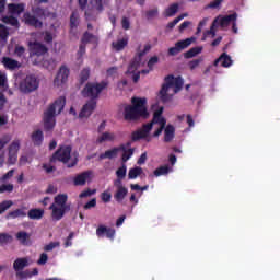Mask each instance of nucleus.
<instances>
[{
  "label": "nucleus",
  "mask_w": 280,
  "mask_h": 280,
  "mask_svg": "<svg viewBox=\"0 0 280 280\" xmlns=\"http://www.w3.org/2000/svg\"><path fill=\"white\" fill-rule=\"evenodd\" d=\"M163 114V107H160L156 112L153 114V119L151 122H148L147 125H151V129H153L154 125H160V128L156 129V131L153 132V138H159L163 130L166 128V119L162 117Z\"/></svg>",
  "instance_id": "9d476101"
},
{
  "label": "nucleus",
  "mask_w": 280,
  "mask_h": 280,
  "mask_svg": "<svg viewBox=\"0 0 280 280\" xmlns=\"http://www.w3.org/2000/svg\"><path fill=\"white\" fill-rule=\"evenodd\" d=\"M108 4L109 0H94V9L100 13H102L105 10L104 7Z\"/></svg>",
  "instance_id": "e433bc0d"
},
{
  "label": "nucleus",
  "mask_w": 280,
  "mask_h": 280,
  "mask_svg": "<svg viewBox=\"0 0 280 280\" xmlns=\"http://www.w3.org/2000/svg\"><path fill=\"white\" fill-rule=\"evenodd\" d=\"M40 81L33 74L26 75L25 79L20 82L19 90L23 94H30L38 90Z\"/></svg>",
  "instance_id": "6e6552de"
},
{
  "label": "nucleus",
  "mask_w": 280,
  "mask_h": 280,
  "mask_svg": "<svg viewBox=\"0 0 280 280\" xmlns=\"http://www.w3.org/2000/svg\"><path fill=\"white\" fill-rule=\"evenodd\" d=\"M128 196V188L127 187H119L116 189L115 195H113V198H115V201L117 203H122L124 199Z\"/></svg>",
  "instance_id": "393cba45"
},
{
  "label": "nucleus",
  "mask_w": 280,
  "mask_h": 280,
  "mask_svg": "<svg viewBox=\"0 0 280 280\" xmlns=\"http://www.w3.org/2000/svg\"><path fill=\"white\" fill-rule=\"evenodd\" d=\"M91 173L90 172H83L81 174H78L74 177L73 184L74 186H85L86 180H89Z\"/></svg>",
  "instance_id": "a878e982"
},
{
  "label": "nucleus",
  "mask_w": 280,
  "mask_h": 280,
  "mask_svg": "<svg viewBox=\"0 0 280 280\" xmlns=\"http://www.w3.org/2000/svg\"><path fill=\"white\" fill-rule=\"evenodd\" d=\"M127 176V166L122 164L118 170H116V177L124 179Z\"/></svg>",
  "instance_id": "a18cd8bd"
},
{
  "label": "nucleus",
  "mask_w": 280,
  "mask_h": 280,
  "mask_svg": "<svg viewBox=\"0 0 280 280\" xmlns=\"http://www.w3.org/2000/svg\"><path fill=\"white\" fill-rule=\"evenodd\" d=\"M170 172L168 165L160 166L156 170H154L153 175L156 177L165 176Z\"/></svg>",
  "instance_id": "58836bf2"
},
{
  "label": "nucleus",
  "mask_w": 280,
  "mask_h": 280,
  "mask_svg": "<svg viewBox=\"0 0 280 280\" xmlns=\"http://www.w3.org/2000/svg\"><path fill=\"white\" fill-rule=\"evenodd\" d=\"M164 131V143H171L173 139H175V127L173 125L167 124Z\"/></svg>",
  "instance_id": "4be33fe9"
},
{
  "label": "nucleus",
  "mask_w": 280,
  "mask_h": 280,
  "mask_svg": "<svg viewBox=\"0 0 280 280\" xmlns=\"http://www.w3.org/2000/svg\"><path fill=\"white\" fill-rule=\"evenodd\" d=\"M176 12H178V4L173 3L166 9L165 15L166 18L175 16Z\"/></svg>",
  "instance_id": "79ce46f5"
},
{
  "label": "nucleus",
  "mask_w": 280,
  "mask_h": 280,
  "mask_svg": "<svg viewBox=\"0 0 280 280\" xmlns=\"http://www.w3.org/2000/svg\"><path fill=\"white\" fill-rule=\"evenodd\" d=\"M120 151H125V144H121L119 147H115L113 149H109L108 151H105V153L100 154L98 159L102 160H113L118 156V153Z\"/></svg>",
  "instance_id": "f3484780"
},
{
  "label": "nucleus",
  "mask_w": 280,
  "mask_h": 280,
  "mask_svg": "<svg viewBox=\"0 0 280 280\" xmlns=\"http://www.w3.org/2000/svg\"><path fill=\"white\" fill-rule=\"evenodd\" d=\"M150 50H152L151 44L144 45L143 50H141V45L138 46V48L136 49V55L133 57V60L131 61V63H129V67H128L129 73H133L135 71H137L138 67H140L141 65V59L144 57V55L150 52Z\"/></svg>",
  "instance_id": "1a4fd4ad"
},
{
  "label": "nucleus",
  "mask_w": 280,
  "mask_h": 280,
  "mask_svg": "<svg viewBox=\"0 0 280 280\" xmlns=\"http://www.w3.org/2000/svg\"><path fill=\"white\" fill-rule=\"evenodd\" d=\"M143 173V168L136 166L135 168H129L128 179L133 180Z\"/></svg>",
  "instance_id": "c9c22d12"
},
{
  "label": "nucleus",
  "mask_w": 280,
  "mask_h": 280,
  "mask_svg": "<svg viewBox=\"0 0 280 280\" xmlns=\"http://www.w3.org/2000/svg\"><path fill=\"white\" fill-rule=\"evenodd\" d=\"M195 42H196V37H188L186 39L176 42L175 46L167 49V55H170L171 57H175L183 50L187 49Z\"/></svg>",
  "instance_id": "9b49d317"
},
{
  "label": "nucleus",
  "mask_w": 280,
  "mask_h": 280,
  "mask_svg": "<svg viewBox=\"0 0 280 280\" xmlns=\"http://www.w3.org/2000/svg\"><path fill=\"white\" fill-rule=\"evenodd\" d=\"M67 101L65 96H59L55 102L49 104L46 112L43 113V130L45 132H52L57 125V115H60L65 109Z\"/></svg>",
  "instance_id": "f03ea898"
},
{
  "label": "nucleus",
  "mask_w": 280,
  "mask_h": 280,
  "mask_svg": "<svg viewBox=\"0 0 280 280\" xmlns=\"http://www.w3.org/2000/svg\"><path fill=\"white\" fill-rule=\"evenodd\" d=\"M58 246H60V243H58V242H51V243L45 245V247H43V250H45V252H51V250H54V249H55L56 247H58Z\"/></svg>",
  "instance_id": "6e6d98bb"
},
{
  "label": "nucleus",
  "mask_w": 280,
  "mask_h": 280,
  "mask_svg": "<svg viewBox=\"0 0 280 280\" xmlns=\"http://www.w3.org/2000/svg\"><path fill=\"white\" fill-rule=\"evenodd\" d=\"M28 266H30V262L27 257L16 258V260L13 262V270H15V272H19Z\"/></svg>",
  "instance_id": "5701e85b"
},
{
  "label": "nucleus",
  "mask_w": 280,
  "mask_h": 280,
  "mask_svg": "<svg viewBox=\"0 0 280 280\" xmlns=\"http://www.w3.org/2000/svg\"><path fill=\"white\" fill-rule=\"evenodd\" d=\"M13 237L9 233H0V246L12 243Z\"/></svg>",
  "instance_id": "a19ab883"
},
{
  "label": "nucleus",
  "mask_w": 280,
  "mask_h": 280,
  "mask_svg": "<svg viewBox=\"0 0 280 280\" xmlns=\"http://www.w3.org/2000/svg\"><path fill=\"white\" fill-rule=\"evenodd\" d=\"M127 147H131V142H126L125 150L122 151L121 161L122 163H127L131 156H133L135 149H127Z\"/></svg>",
  "instance_id": "2f4dec72"
},
{
  "label": "nucleus",
  "mask_w": 280,
  "mask_h": 280,
  "mask_svg": "<svg viewBox=\"0 0 280 280\" xmlns=\"http://www.w3.org/2000/svg\"><path fill=\"white\" fill-rule=\"evenodd\" d=\"M45 211L44 209L33 208L28 210V218L30 220H42L44 218Z\"/></svg>",
  "instance_id": "c85d7f7f"
},
{
  "label": "nucleus",
  "mask_w": 280,
  "mask_h": 280,
  "mask_svg": "<svg viewBox=\"0 0 280 280\" xmlns=\"http://www.w3.org/2000/svg\"><path fill=\"white\" fill-rule=\"evenodd\" d=\"M200 62H201V59H195L192 61H189L188 67L189 69L195 70L196 67L200 65Z\"/></svg>",
  "instance_id": "338daca9"
},
{
  "label": "nucleus",
  "mask_w": 280,
  "mask_h": 280,
  "mask_svg": "<svg viewBox=\"0 0 280 280\" xmlns=\"http://www.w3.org/2000/svg\"><path fill=\"white\" fill-rule=\"evenodd\" d=\"M145 16L148 21L153 20L154 18L159 16V9L154 8L147 11Z\"/></svg>",
  "instance_id": "09e8293b"
},
{
  "label": "nucleus",
  "mask_w": 280,
  "mask_h": 280,
  "mask_svg": "<svg viewBox=\"0 0 280 280\" xmlns=\"http://www.w3.org/2000/svg\"><path fill=\"white\" fill-rule=\"evenodd\" d=\"M13 201L12 200H4L0 203V214H3L5 211H8L10 208H12Z\"/></svg>",
  "instance_id": "37998d69"
},
{
  "label": "nucleus",
  "mask_w": 280,
  "mask_h": 280,
  "mask_svg": "<svg viewBox=\"0 0 280 280\" xmlns=\"http://www.w3.org/2000/svg\"><path fill=\"white\" fill-rule=\"evenodd\" d=\"M95 194H96V189L88 188V189L81 191L79 197H80V199H83V198L92 197Z\"/></svg>",
  "instance_id": "de8ad7c7"
},
{
  "label": "nucleus",
  "mask_w": 280,
  "mask_h": 280,
  "mask_svg": "<svg viewBox=\"0 0 280 280\" xmlns=\"http://www.w3.org/2000/svg\"><path fill=\"white\" fill-rule=\"evenodd\" d=\"M203 50L201 46H196L190 48L188 51L185 52L184 57L185 59H192L197 55H200V52Z\"/></svg>",
  "instance_id": "f704fd0d"
},
{
  "label": "nucleus",
  "mask_w": 280,
  "mask_h": 280,
  "mask_svg": "<svg viewBox=\"0 0 280 280\" xmlns=\"http://www.w3.org/2000/svg\"><path fill=\"white\" fill-rule=\"evenodd\" d=\"M10 143V137L9 136H4L2 138H0V152L1 150L5 149V147Z\"/></svg>",
  "instance_id": "4d7b16f0"
},
{
  "label": "nucleus",
  "mask_w": 280,
  "mask_h": 280,
  "mask_svg": "<svg viewBox=\"0 0 280 280\" xmlns=\"http://www.w3.org/2000/svg\"><path fill=\"white\" fill-rule=\"evenodd\" d=\"M20 140H13L8 147V165H15L19 161Z\"/></svg>",
  "instance_id": "f8f14e48"
},
{
  "label": "nucleus",
  "mask_w": 280,
  "mask_h": 280,
  "mask_svg": "<svg viewBox=\"0 0 280 280\" xmlns=\"http://www.w3.org/2000/svg\"><path fill=\"white\" fill-rule=\"evenodd\" d=\"M43 170H45L46 174H51L54 173L57 168L55 166H51L49 164H43Z\"/></svg>",
  "instance_id": "69168bd1"
},
{
  "label": "nucleus",
  "mask_w": 280,
  "mask_h": 280,
  "mask_svg": "<svg viewBox=\"0 0 280 280\" xmlns=\"http://www.w3.org/2000/svg\"><path fill=\"white\" fill-rule=\"evenodd\" d=\"M156 63H159V57H156V56L151 57L150 60L147 63L148 69L153 70V67Z\"/></svg>",
  "instance_id": "13d9d810"
},
{
  "label": "nucleus",
  "mask_w": 280,
  "mask_h": 280,
  "mask_svg": "<svg viewBox=\"0 0 280 280\" xmlns=\"http://www.w3.org/2000/svg\"><path fill=\"white\" fill-rule=\"evenodd\" d=\"M23 54H25V48H24L23 46H16V47H15V55H16L18 57H22Z\"/></svg>",
  "instance_id": "774afa93"
},
{
  "label": "nucleus",
  "mask_w": 280,
  "mask_h": 280,
  "mask_svg": "<svg viewBox=\"0 0 280 280\" xmlns=\"http://www.w3.org/2000/svg\"><path fill=\"white\" fill-rule=\"evenodd\" d=\"M78 27V14L75 12L70 15V28L75 30Z\"/></svg>",
  "instance_id": "8fccbe9b"
},
{
  "label": "nucleus",
  "mask_w": 280,
  "mask_h": 280,
  "mask_svg": "<svg viewBox=\"0 0 280 280\" xmlns=\"http://www.w3.org/2000/svg\"><path fill=\"white\" fill-rule=\"evenodd\" d=\"M102 201L104 203H108L109 201H112V194L108 191H103L102 192Z\"/></svg>",
  "instance_id": "680f3d73"
},
{
  "label": "nucleus",
  "mask_w": 280,
  "mask_h": 280,
  "mask_svg": "<svg viewBox=\"0 0 280 280\" xmlns=\"http://www.w3.org/2000/svg\"><path fill=\"white\" fill-rule=\"evenodd\" d=\"M1 23H4V25H10L11 27H14L15 30L20 28L19 19L13 18V15H5L1 18Z\"/></svg>",
  "instance_id": "bb28decb"
},
{
  "label": "nucleus",
  "mask_w": 280,
  "mask_h": 280,
  "mask_svg": "<svg viewBox=\"0 0 280 280\" xmlns=\"http://www.w3.org/2000/svg\"><path fill=\"white\" fill-rule=\"evenodd\" d=\"M238 15L236 13L230 14V15H224V16H218L212 21L211 24V38H214L217 35V28L224 30L230 26L231 23H236V19Z\"/></svg>",
  "instance_id": "0eeeda50"
},
{
  "label": "nucleus",
  "mask_w": 280,
  "mask_h": 280,
  "mask_svg": "<svg viewBox=\"0 0 280 280\" xmlns=\"http://www.w3.org/2000/svg\"><path fill=\"white\" fill-rule=\"evenodd\" d=\"M16 277L20 280H25V279H31L32 277H35L34 275H32L30 272V270H25V271H16Z\"/></svg>",
  "instance_id": "c03bdc74"
},
{
  "label": "nucleus",
  "mask_w": 280,
  "mask_h": 280,
  "mask_svg": "<svg viewBox=\"0 0 280 280\" xmlns=\"http://www.w3.org/2000/svg\"><path fill=\"white\" fill-rule=\"evenodd\" d=\"M26 215V207H23L11 212H8L7 220H15L16 218H25Z\"/></svg>",
  "instance_id": "b1692460"
},
{
  "label": "nucleus",
  "mask_w": 280,
  "mask_h": 280,
  "mask_svg": "<svg viewBox=\"0 0 280 280\" xmlns=\"http://www.w3.org/2000/svg\"><path fill=\"white\" fill-rule=\"evenodd\" d=\"M13 191V185L12 184H8V185H1L0 186V194H11Z\"/></svg>",
  "instance_id": "603ef678"
},
{
  "label": "nucleus",
  "mask_w": 280,
  "mask_h": 280,
  "mask_svg": "<svg viewBox=\"0 0 280 280\" xmlns=\"http://www.w3.org/2000/svg\"><path fill=\"white\" fill-rule=\"evenodd\" d=\"M13 174H15V170L8 171L7 174L1 176V182H8L10 178L13 177Z\"/></svg>",
  "instance_id": "052dcab7"
},
{
  "label": "nucleus",
  "mask_w": 280,
  "mask_h": 280,
  "mask_svg": "<svg viewBox=\"0 0 280 280\" xmlns=\"http://www.w3.org/2000/svg\"><path fill=\"white\" fill-rule=\"evenodd\" d=\"M18 242H20V244H22V246H28V242H30V234L26 233L25 231H20L16 233L15 235Z\"/></svg>",
  "instance_id": "473e14b6"
},
{
  "label": "nucleus",
  "mask_w": 280,
  "mask_h": 280,
  "mask_svg": "<svg viewBox=\"0 0 280 280\" xmlns=\"http://www.w3.org/2000/svg\"><path fill=\"white\" fill-rule=\"evenodd\" d=\"M108 88V82L102 81L98 82H88L86 85H84L83 91H81V94L83 97L91 98L88 101L86 104L83 105L81 108L80 114L78 117L82 118H89L90 115L95 110L96 107V101L100 96V94L105 91V89Z\"/></svg>",
  "instance_id": "f257e3e1"
},
{
  "label": "nucleus",
  "mask_w": 280,
  "mask_h": 280,
  "mask_svg": "<svg viewBox=\"0 0 280 280\" xmlns=\"http://www.w3.org/2000/svg\"><path fill=\"white\" fill-rule=\"evenodd\" d=\"M98 37L96 35L91 34L90 32H84L83 36L81 37V45L86 44H97Z\"/></svg>",
  "instance_id": "cd10ccee"
},
{
  "label": "nucleus",
  "mask_w": 280,
  "mask_h": 280,
  "mask_svg": "<svg viewBox=\"0 0 280 280\" xmlns=\"http://www.w3.org/2000/svg\"><path fill=\"white\" fill-rule=\"evenodd\" d=\"M1 65H3L4 69H8L10 71L20 69V67H22V65L19 63V61L10 57H3V59H1Z\"/></svg>",
  "instance_id": "aec40b11"
},
{
  "label": "nucleus",
  "mask_w": 280,
  "mask_h": 280,
  "mask_svg": "<svg viewBox=\"0 0 280 280\" xmlns=\"http://www.w3.org/2000/svg\"><path fill=\"white\" fill-rule=\"evenodd\" d=\"M70 75V69L67 66H61L58 70L57 77L54 80V84L61 86V84L67 83L68 77Z\"/></svg>",
  "instance_id": "2eb2a0df"
},
{
  "label": "nucleus",
  "mask_w": 280,
  "mask_h": 280,
  "mask_svg": "<svg viewBox=\"0 0 280 280\" xmlns=\"http://www.w3.org/2000/svg\"><path fill=\"white\" fill-rule=\"evenodd\" d=\"M32 142L35 147H40L44 142V132L42 130H35L32 133Z\"/></svg>",
  "instance_id": "7c9ffc66"
},
{
  "label": "nucleus",
  "mask_w": 280,
  "mask_h": 280,
  "mask_svg": "<svg viewBox=\"0 0 280 280\" xmlns=\"http://www.w3.org/2000/svg\"><path fill=\"white\" fill-rule=\"evenodd\" d=\"M184 85L183 78L180 75L175 77L173 74L164 77V83L161 85L159 97L161 103L165 104L172 101V94H168V89H173V93L177 94L182 91Z\"/></svg>",
  "instance_id": "20e7f679"
},
{
  "label": "nucleus",
  "mask_w": 280,
  "mask_h": 280,
  "mask_svg": "<svg viewBox=\"0 0 280 280\" xmlns=\"http://www.w3.org/2000/svg\"><path fill=\"white\" fill-rule=\"evenodd\" d=\"M103 235H106V238L108 240H113L115 237V230L105 225H100L98 229H96V236L103 237Z\"/></svg>",
  "instance_id": "6ab92c4d"
},
{
  "label": "nucleus",
  "mask_w": 280,
  "mask_h": 280,
  "mask_svg": "<svg viewBox=\"0 0 280 280\" xmlns=\"http://www.w3.org/2000/svg\"><path fill=\"white\" fill-rule=\"evenodd\" d=\"M25 11V4L23 3H10L8 4V13L11 15H20Z\"/></svg>",
  "instance_id": "412c9836"
},
{
  "label": "nucleus",
  "mask_w": 280,
  "mask_h": 280,
  "mask_svg": "<svg viewBox=\"0 0 280 280\" xmlns=\"http://www.w3.org/2000/svg\"><path fill=\"white\" fill-rule=\"evenodd\" d=\"M0 38L1 40L9 38V28L3 24H0Z\"/></svg>",
  "instance_id": "49530a36"
},
{
  "label": "nucleus",
  "mask_w": 280,
  "mask_h": 280,
  "mask_svg": "<svg viewBox=\"0 0 280 280\" xmlns=\"http://www.w3.org/2000/svg\"><path fill=\"white\" fill-rule=\"evenodd\" d=\"M67 201H68V195L66 194H60V195H57V197H55V206L57 207H70L69 205H67Z\"/></svg>",
  "instance_id": "72a5a7b5"
},
{
  "label": "nucleus",
  "mask_w": 280,
  "mask_h": 280,
  "mask_svg": "<svg viewBox=\"0 0 280 280\" xmlns=\"http://www.w3.org/2000/svg\"><path fill=\"white\" fill-rule=\"evenodd\" d=\"M61 162L67 165L68 168H73L78 164V153L71 154V145H61L55 153H52L49 163Z\"/></svg>",
  "instance_id": "423d86ee"
},
{
  "label": "nucleus",
  "mask_w": 280,
  "mask_h": 280,
  "mask_svg": "<svg viewBox=\"0 0 280 280\" xmlns=\"http://www.w3.org/2000/svg\"><path fill=\"white\" fill-rule=\"evenodd\" d=\"M183 19H185V15H180L178 18H176L175 20L171 21L170 23H167V30H173L175 28V26L179 23V21H182Z\"/></svg>",
  "instance_id": "3c124183"
},
{
  "label": "nucleus",
  "mask_w": 280,
  "mask_h": 280,
  "mask_svg": "<svg viewBox=\"0 0 280 280\" xmlns=\"http://www.w3.org/2000/svg\"><path fill=\"white\" fill-rule=\"evenodd\" d=\"M49 210H51L52 221L58 222L63 219L67 212L70 211V207H59L55 206V203H51V206H49Z\"/></svg>",
  "instance_id": "4468645a"
},
{
  "label": "nucleus",
  "mask_w": 280,
  "mask_h": 280,
  "mask_svg": "<svg viewBox=\"0 0 280 280\" xmlns=\"http://www.w3.org/2000/svg\"><path fill=\"white\" fill-rule=\"evenodd\" d=\"M89 79H90V69L89 68H84L80 72V84L81 85L85 84V82H88Z\"/></svg>",
  "instance_id": "ea45409f"
},
{
  "label": "nucleus",
  "mask_w": 280,
  "mask_h": 280,
  "mask_svg": "<svg viewBox=\"0 0 280 280\" xmlns=\"http://www.w3.org/2000/svg\"><path fill=\"white\" fill-rule=\"evenodd\" d=\"M96 207V198H93L92 200L84 203L83 209L84 210H91L92 208Z\"/></svg>",
  "instance_id": "bf43d9fd"
},
{
  "label": "nucleus",
  "mask_w": 280,
  "mask_h": 280,
  "mask_svg": "<svg viewBox=\"0 0 280 280\" xmlns=\"http://www.w3.org/2000/svg\"><path fill=\"white\" fill-rule=\"evenodd\" d=\"M128 46V38L122 37L121 39H118L116 42L112 43L113 49H115L117 52H120Z\"/></svg>",
  "instance_id": "c756f323"
},
{
  "label": "nucleus",
  "mask_w": 280,
  "mask_h": 280,
  "mask_svg": "<svg viewBox=\"0 0 280 280\" xmlns=\"http://www.w3.org/2000/svg\"><path fill=\"white\" fill-rule=\"evenodd\" d=\"M43 40H45L46 44H51L54 43V35H51L50 32L46 31L43 33Z\"/></svg>",
  "instance_id": "864d4df0"
},
{
  "label": "nucleus",
  "mask_w": 280,
  "mask_h": 280,
  "mask_svg": "<svg viewBox=\"0 0 280 280\" xmlns=\"http://www.w3.org/2000/svg\"><path fill=\"white\" fill-rule=\"evenodd\" d=\"M47 51H48V48L44 44H40L38 42L30 44V55L32 56L40 57L46 55Z\"/></svg>",
  "instance_id": "dca6fc26"
},
{
  "label": "nucleus",
  "mask_w": 280,
  "mask_h": 280,
  "mask_svg": "<svg viewBox=\"0 0 280 280\" xmlns=\"http://www.w3.org/2000/svg\"><path fill=\"white\" fill-rule=\"evenodd\" d=\"M121 27L125 31L130 30V20L128 18H122L121 19Z\"/></svg>",
  "instance_id": "e2e57ef3"
},
{
  "label": "nucleus",
  "mask_w": 280,
  "mask_h": 280,
  "mask_svg": "<svg viewBox=\"0 0 280 280\" xmlns=\"http://www.w3.org/2000/svg\"><path fill=\"white\" fill-rule=\"evenodd\" d=\"M114 140H115V135L114 133L103 132V135L100 136L98 139H96V142L102 144L105 141H114Z\"/></svg>",
  "instance_id": "4c0bfd02"
},
{
  "label": "nucleus",
  "mask_w": 280,
  "mask_h": 280,
  "mask_svg": "<svg viewBox=\"0 0 280 280\" xmlns=\"http://www.w3.org/2000/svg\"><path fill=\"white\" fill-rule=\"evenodd\" d=\"M32 13L26 12L23 14V22H25V25L34 27L35 30H42L44 27V22L40 20H45L50 16L55 18V13H50L47 9H43L40 7L33 8Z\"/></svg>",
  "instance_id": "39448f33"
},
{
  "label": "nucleus",
  "mask_w": 280,
  "mask_h": 280,
  "mask_svg": "<svg viewBox=\"0 0 280 280\" xmlns=\"http://www.w3.org/2000/svg\"><path fill=\"white\" fill-rule=\"evenodd\" d=\"M48 261V255L46 253H42V255H39V259L36 261V264L38 266H44L47 265Z\"/></svg>",
  "instance_id": "5fc2aeb1"
},
{
  "label": "nucleus",
  "mask_w": 280,
  "mask_h": 280,
  "mask_svg": "<svg viewBox=\"0 0 280 280\" xmlns=\"http://www.w3.org/2000/svg\"><path fill=\"white\" fill-rule=\"evenodd\" d=\"M151 131L152 124H143V126L140 129L131 133V141L138 142L140 140L147 139Z\"/></svg>",
  "instance_id": "ddd939ff"
},
{
  "label": "nucleus",
  "mask_w": 280,
  "mask_h": 280,
  "mask_svg": "<svg viewBox=\"0 0 280 280\" xmlns=\"http://www.w3.org/2000/svg\"><path fill=\"white\" fill-rule=\"evenodd\" d=\"M150 114L147 108V98L133 96L131 105H126L124 117L126 121H137L138 119H148Z\"/></svg>",
  "instance_id": "7ed1b4c3"
},
{
  "label": "nucleus",
  "mask_w": 280,
  "mask_h": 280,
  "mask_svg": "<svg viewBox=\"0 0 280 280\" xmlns=\"http://www.w3.org/2000/svg\"><path fill=\"white\" fill-rule=\"evenodd\" d=\"M86 52V44H81L80 48L78 49V58H82Z\"/></svg>",
  "instance_id": "0e129e2a"
},
{
  "label": "nucleus",
  "mask_w": 280,
  "mask_h": 280,
  "mask_svg": "<svg viewBox=\"0 0 280 280\" xmlns=\"http://www.w3.org/2000/svg\"><path fill=\"white\" fill-rule=\"evenodd\" d=\"M218 65L223 68H230L231 65H233V60H231V57L226 52H223L217 60H214L213 67H218Z\"/></svg>",
  "instance_id": "a211bd4d"
}]
</instances>
